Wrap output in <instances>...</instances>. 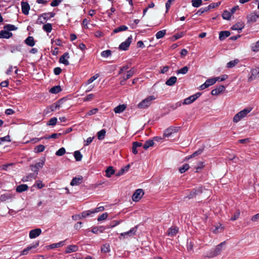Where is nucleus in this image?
Returning <instances> with one entry per match:
<instances>
[{"label": "nucleus", "instance_id": "nucleus-61", "mask_svg": "<svg viewBox=\"0 0 259 259\" xmlns=\"http://www.w3.org/2000/svg\"><path fill=\"white\" fill-rule=\"evenodd\" d=\"M63 0H53L51 3V6L52 7H56L58 6Z\"/></svg>", "mask_w": 259, "mask_h": 259}, {"label": "nucleus", "instance_id": "nucleus-21", "mask_svg": "<svg viewBox=\"0 0 259 259\" xmlns=\"http://www.w3.org/2000/svg\"><path fill=\"white\" fill-rule=\"evenodd\" d=\"M14 195L11 193H6L3 195H1L0 196V200L1 201H5L8 199H10L13 198Z\"/></svg>", "mask_w": 259, "mask_h": 259}, {"label": "nucleus", "instance_id": "nucleus-11", "mask_svg": "<svg viewBox=\"0 0 259 259\" xmlns=\"http://www.w3.org/2000/svg\"><path fill=\"white\" fill-rule=\"evenodd\" d=\"M69 58V54L68 53H65L59 59V62L67 66L69 64V62L68 61V59Z\"/></svg>", "mask_w": 259, "mask_h": 259}, {"label": "nucleus", "instance_id": "nucleus-19", "mask_svg": "<svg viewBox=\"0 0 259 259\" xmlns=\"http://www.w3.org/2000/svg\"><path fill=\"white\" fill-rule=\"evenodd\" d=\"M202 193V189L198 188L197 189L193 190L187 196L189 199L193 198L196 195Z\"/></svg>", "mask_w": 259, "mask_h": 259}, {"label": "nucleus", "instance_id": "nucleus-35", "mask_svg": "<svg viewBox=\"0 0 259 259\" xmlns=\"http://www.w3.org/2000/svg\"><path fill=\"white\" fill-rule=\"evenodd\" d=\"M55 16V13L53 12H49V13H45L42 14V16H43V19H45L46 21L51 18L54 17Z\"/></svg>", "mask_w": 259, "mask_h": 259}, {"label": "nucleus", "instance_id": "nucleus-39", "mask_svg": "<svg viewBox=\"0 0 259 259\" xmlns=\"http://www.w3.org/2000/svg\"><path fill=\"white\" fill-rule=\"evenodd\" d=\"M4 29H5V30H7L8 31H10L17 30V27H16L14 25L7 24V25L4 26Z\"/></svg>", "mask_w": 259, "mask_h": 259}, {"label": "nucleus", "instance_id": "nucleus-12", "mask_svg": "<svg viewBox=\"0 0 259 259\" xmlns=\"http://www.w3.org/2000/svg\"><path fill=\"white\" fill-rule=\"evenodd\" d=\"M41 233V230L37 228L31 230L29 232V236L30 238L33 239L38 237Z\"/></svg>", "mask_w": 259, "mask_h": 259}, {"label": "nucleus", "instance_id": "nucleus-57", "mask_svg": "<svg viewBox=\"0 0 259 259\" xmlns=\"http://www.w3.org/2000/svg\"><path fill=\"white\" fill-rule=\"evenodd\" d=\"M34 186L37 187L38 189H41L45 187V184L42 182V181L38 180L36 181Z\"/></svg>", "mask_w": 259, "mask_h": 259}, {"label": "nucleus", "instance_id": "nucleus-54", "mask_svg": "<svg viewBox=\"0 0 259 259\" xmlns=\"http://www.w3.org/2000/svg\"><path fill=\"white\" fill-rule=\"evenodd\" d=\"M208 11H209V8H207V7H204V8H201L197 11V12L196 13V14H197L198 15H201L202 14H203L205 12H206Z\"/></svg>", "mask_w": 259, "mask_h": 259}, {"label": "nucleus", "instance_id": "nucleus-59", "mask_svg": "<svg viewBox=\"0 0 259 259\" xmlns=\"http://www.w3.org/2000/svg\"><path fill=\"white\" fill-rule=\"evenodd\" d=\"M240 211L239 210H237L235 213H234V214L233 215V216L230 219V220L231 221H235L237 219H238L239 215H240Z\"/></svg>", "mask_w": 259, "mask_h": 259}, {"label": "nucleus", "instance_id": "nucleus-51", "mask_svg": "<svg viewBox=\"0 0 259 259\" xmlns=\"http://www.w3.org/2000/svg\"><path fill=\"white\" fill-rule=\"evenodd\" d=\"M188 67L187 66H185L181 68V69H179L177 71V74H185L187 73L188 71Z\"/></svg>", "mask_w": 259, "mask_h": 259}, {"label": "nucleus", "instance_id": "nucleus-2", "mask_svg": "<svg viewBox=\"0 0 259 259\" xmlns=\"http://www.w3.org/2000/svg\"><path fill=\"white\" fill-rule=\"evenodd\" d=\"M137 228L138 227L136 226L131 228L129 231L127 232L121 233L119 236V239L120 240H122L134 236L137 231Z\"/></svg>", "mask_w": 259, "mask_h": 259}, {"label": "nucleus", "instance_id": "nucleus-25", "mask_svg": "<svg viewBox=\"0 0 259 259\" xmlns=\"http://www.w3.org/2000/svg\"><path fill=\"white\" fill-rule=\"evenodd\" d=\"M177 80V78L176 76H171L166 81L165 84L168 86H172L175 84Z\"/></svg>", "mask_w": 259, "mask_h": 259}, {"label": "nucleus", "instance_id": "nucleus-22", "mask_svg": "<svg viewBox=\"0 0 259 259\" xmlns=\"http://www.w3.org/2000/svg\"><path fill=\"white\" fill-rule=\"evenodd\" d=\"M28 189V186L26 184H21L17 187L16 190L18 193H21L27 190Z\"/></svg>", "mask_w": 259, "mask_h": 259}, {"label": "nucleus", "instance_id": "nucleus-14", "mask_svg": "<svg viewBox=\"0 0 259 259\" xmlns=\"http://www.w3.org/2000/svg\"><path fill=\"white\" fill-rule=\"evenodd\" d=\"M225 89V88L224 85H221L219 87H217L215 89L212 90L211 91V94L212 95H218L221 93L223 92Z\"/></svg>", "mask_w": 259, "mask_h": 259}, {"label": "nucleus", "instance_id": "nucleus-1", "mask_svg": "<svg viewBox=\"0 0 259 259\" xmlns=\"http://www.w3.org/2000/svg\"><path fill=\"white\" fill-rule=\"evenodd\" d=\"M156 98L154 96H148L138 104V108L140 109L148 108L152 104V102Z\"/></svg>", "mask_w": 259, "mask_h": 259}, {"label": "nucleus", "instance_id": "nucleus-60", "mask_svg": "<svg viewBox=\"0 0 259 259\" xmlns=\"http://www.w3.org/2000/svg\"><path fill=\"white\" fill-rule=\"evenodd\" d=\"M98 110V109L97 108H94V109L90 110L88 112H87L86 113L85 116H90V115L95 114L97 112Z\"/></svg>", "mask_w": 259, "mask_h": 259}, {"label": "nucleus", "instance_id": "nucleus-42", "mask_svg": "<svg viewBox=\"0 0 259 259\" xmlns=\"http://www.w3.org/2000/svg\"><path fill=\"white\" fill-rule=\"evenodd\" d=\"M250 111H251V109L248 108V109H243L238 113L240 115V117H242V118H243L248 113H249Z\"/></svg>", "mask_w": 259, "mask_h": 259}, {"label": "nucleus", "instance_id": "nucleus-52", "mask_svg": "<svg viewBox=\"0 0 259 259\" xmlns=\"http://www.w3.org/2000/svg\"><path fill=\"white\" fill-rule=\"evenodd\" d=\"M251 50L253 52H257L259 51V40L256 43L252 45Z\"/></svg>", "mask_w": 259, "mask_h": 259}, {"label": "nucleus", "instance_id": "nucleus-56", "mask_svg": "<svg viewBox=\"0 0 259 259\" xmlns=\"http://www.w3.org/2000/svg\"><path fill=\"white\" fill-rule=\"evenodd\" d=\"M57 121V118L56 117H53L51 118L48 123V124L49 125H55Z\"/></svg>", "mask_w": 259, "mask_h": 259}, {"label": "nucleus", "instance_id": "nucleus-30", "mask_svg": "<svg viewBox=\"0 0 259 259\" xmlns=\"http://www.w3.org/2000/svg\"><path fill=\"white\" fill-rule=\"evenodd\" d=\"M219 79V78H211L207 79L205 82L207 85V87H209V86L214 84Z\"/></svg>", "mask_w": 259, "mask_h": 259}, {"label": "nucleus", "instance_id": "nucleus-9", "mask_svg": "<svg viewBox=\"0 0 259 259\" xmlns=\"http://www.w3.org/2000/svg\"><path fill=\"white\" fill-rule=\"evenodd\" d=\"M132 36H129L125 41L122 42L119 46V49L121 50L126 51L132 42Z\"/></svg>", "mask_w": 259, "mask_h": 259}, {"label": "nucleus", "instance_id": "nucleus-58", "mask_svg": "<svg viewBox=\"0 0 259 259\" xmlns=\"http://www.w3.org/2000/svg\"><path fill=\"white\" fill-rule=\"evenodd\" d=\"M108 215V214L107 212L104 213L102 214L99 216V217L98 218V221H102L105 220L107 218Z\"/></svg>", "mask_w": 259, "mask_h": 259}, {"label": "nucleus", "instance_id": "nucleus-31", "mask_svg": "<svg viewBox=\"0 0 259 259\" xmlns=\"http://www.w3.org/2000/svg\"><path fill=\"white\" fill-rule=\"evenodd\" d=\"M239 62V60L237 59H235L232 61H231L227 64V67L229 68H233L236 65H237Z\"/></svg>", "mask_w": 259, "mask_h": 259}, {"label": "nucleus", "instance_id": "nucleus-29", "mask_svg": "<svg viewBox=\"0 0 259 259\" xmlns=\"http://www.w3.org/2000/svg\"><path fill=\"white\" fill-rule=\"evenodd\" d=\"M25 42L28 46L30 47H33L34 46L35 43L34 41V38L32 36H28L25 40Z\"/></svg>", "mask_w": 259, "mask_h": 259}, {"label": "nucleus", "instance_id": "nucleus-28", "mask_svg": "<svg viewBox=\"0 0 259 259\" xmlns=\"http://www.w3.org/2000/svg\"><path fill=\"white\" fill-rule=\"evenodd\" d=\"M230 33L228 31H221L219 34V39L221 40L225 39L227 37L229 36Z\"/></svg>", "mask_w": 259, "mask_h": 259}, {"label": "nucleus", "instance_id": "nucleus-64", "mask_svg": "<svg viewBox=\"0 0 259 259\" xmlns=\"http://www.w3.org/2000/svg\"><path fill=\"white\" fill-rule=\"evenodd\" d=\"M251 73L253 76H255L256 77L258 75H259V68L252 69L251 71Z\"/></svg>", "mask_w": 259, "mask_h": 259}, {"label": "nucleus", "instance_id": "nucleus-45", "mask_svg": "<svg viewBox=\"0 0 259 259\" xmlns=\"http://www.w3.org/2000/svg\"><path fill=\"white\" fill-rule=\"evenodd\" d=\"M45 147L42 145H39L37 146L34 148V152L35 153H39L44 151L45 150Z\"/></svg>", "mask_w": 259, "mask_h": 259}, {"label": "nucleus", "instance_id": "nucleus-34", "mask_svg": "<svg viewBox=\"0 0 259 259\" xmlns=\"http://www.w3.org/2000/svg\"><path fill=\"white\" fill-rule=\"evenodd\" d=\"M114 174V170L112 166H109L106 170V176L108 178H110Z\"/></svg>", "mask_w": 259, "mask_h": 259}, {"label": "nucleus", "instance_id": "nucleus-6", "mask_svg": "<svg viewBox=\"0 0 259 259\" xmlns=\"http://www.w3.org/2000/svg\"><path fill=\"white\" fill-rule=\"evenodd\" d=\"M225 242H223L221 243L220 244L217 245L215 248L213 249H212L211 252H210V254L208 255L209 257H213L215 256H217V255L219 254L221 251H222V248L223 245L225 244Z\"/></svg>", "mask_w": 259, "mask_h": 259}, {"label": "nucleus", "instance_id": "nucleus-3", "mask_svg": "<svg viewBox=\"0 0 259 259\" xmlns=\"http://www.w3.org/2000/svg\"><path fill=\"white\" fill-rule=\"evenodd\" d=\"M64 99H62L56 102L54 104H52L49 108H48L46 110V113L48 114L50 112L54 111L57 109H59L61 107V104H63Z\"/></svg>", "mask_w": 259, "mask_h": 259}, {"label": "nucleus", "instance_id": "nucleus-44", "mask_svg": "<svg viewBox=\"0 0 259 259\" xmlns=\"http://www.w3.org/2000/svg\"><path fill=\"white\" fill-rule=\"evenodd\" d=\"M130 168V165H127L123 168H122L117 174L116 176H120L123 175L125 171H127Z\"/></svg>", "mask_w": 259, "mask_h": 259}, {"label": "nucleus", "instance_id": "nucleus-46", "mask_svg": "<svg viewBox=\"0 0 259 259\" xmlns=\"http://www.w3.org/2000/svg\"><path fill=\"white\" fill-rule=\"evenodd\" d=\"M135 73V70L133 69H130V70L127 71V73L125 76H123V77L125 79H128L131 78Z\"/></svg>", "mask_w": 259, "mask_h": 259}, {"label": "nucleus", "instance_id": "nucleus-47", "mask_svg": "<svg viewBox=\"0 0 259 259\" xmlns=\"http://www.w3.org/2000/svg\"><path fill=\"white\" fill-rule=\"evenodd\" d=\"M101 251L103 252H109L110 251V245L109 244H104L101 247Z\"/></svg>", "mask_w": 259, "mask_h": 259}, {"label": "nucleus", "instance_id": "nucleus-16", "mask_svg": "<svg viewBox=\"0 0 259 259\" xmlns=\"http://www.w3.org/2000/svg\"><path fill=\"white\" fill-rule=\"evenodd\" d=\"M83 178L82 176L75 177L72 180L70 185L71 186H77L82 183Z\"/></svg>", "mask_w": 259, "mask_h": 259}, {"label": "nucleus", "instance_id": "nucleus-13", "mask_svg": "<svg viewBox=\"0 0 259 259\" xmlns=\"http://www.w3.org/2000/svg\"><path fill=\"white\" fill-rule=\"evenodd\" d=\"M178 128V127H169L165 131L164 133V136L166 137H169L172 133L177 132Z\"/></svg>", "mask_w": 259, "mask_h": 259}, {"label": "nucleus", "instance_id": "nucleus-41", "mask_svg": "<svg viewBox=\"0 0 259 259\" xmlns=\"http://www.w3.org/2000/svg\"><path fill=\"white\" fill-rule=\"evenodd\" d=\"M166 34V30H162L158 31L156 34V37L157 39H160L164 37L165 34Z\"/></svg>", "mask_w": 259, "mask_h": 259}, {"label": "nucleus", "instance_id": "nucleus-4", "mask_svg": "<svg viewBox=\"0 0 259 259\" xmlns=\"http://www.w3.org/2000/svg\"><path fill=\"white\" fill-rule=\"evenodd\" d=\"M201 95L200 93H197L194 95H193L187 98H186L183 103H182L183 105H188L190 104L193 102H194L197 99H198Z\"/></svg>", "mask_w": 259, "mask_h": 259}, {"label": "nucleus", "instance_id": "nucleus-53", "mask_svg": "<svg viewBox=\"0 0 259 259\" xmlns=\"http://www.w3.org/2000/svg\"><path fill=\"white\" fill-rule=\"evenodd\" d=\"M66 152L65 149L63 147L60 148L56 152V155L58 156L63 155Z\"/></svg>", "mask_w": 259, "mask_h": 259}, {"label": "nucleus", "instance_id": "nucleus-18", "mask_svg": "<svg viewBox=\"0 0 259 259\" xmlns=\"http://www.w3.org/2000/svg\"><path fill=\"white\" fill-rule=\"evenodd\" d=\"M78 249V247L77 246L75 245H70L66 247L65 253H69L73 252H75L77 251Z\"/></svg>", "mask_w": 259, "mask_h": 259}, {"label": "nucleus", "instance_id": "nucleus-43", "mask_svg": "<svg viewBox=\"0 0 259 259\" xmlns=\"http://www.w3.org/2000/svg\"><path fill=\"white\" fill-rule=\"evenodd\" d=\"M231 16V13L227 10L224 11L222 14V17L224 19H226V20H229Z\"/></svg>", "mask_w": 259, "mask_h": 259}, {"label": "nucleus", "instance_id": "nucleus-5", "mask_svg": "<svg viewBox=\"0 0 259 259\" xmlns=\"http://www.w3.org/2000/svg\"><path fill=\"white\" fill-rule=\"evenodd\" d=\"M259 18V11L253 12L247 15V19L248 23H254L257 21V19Z\"/></svg>", "mask_w": 259, "mask_h": 259}, {"label": "nucleus", "instance_id": "nucleus-26", "mask_svg": "<svg viewBox=\"0 0 259 259\" xmlns=\"http://www.w3.org/2000/svg\"><path fill=\"white\" fill-rule=\"evenodd\" d=\"M178 232V228L176 227H174L169 228L168 230L167 234L169 236H175Z\"/></svg>", "mask_w": 259, "mask_h": 259}, {"label": "nucleus", "instance_id": "nucleus-62", "mask_svg": "<svg viewBox=\"0 0 259 259\" xmlns=\"http://www.w3.org/2000/svg\"><path fill=\"white\" fill-rule=\"evenodd\" d=\"M45 19H43V16H42V14L38 17V18L37 20L36 23L38 24H44L46 22Z\"/></svg>", "mask_w": 259, "mask_h": 259}, {"label": "nucleus", "instance_id": "nucleus-10", "mask_svg": "<svg viewBox=\"0 0 259 259\" xmlns=\"http://www.w3.org/2000/svg\"><path fill=\"white\" fill-rule=\"evenodd\" d=\"M39 245V241H36L33 242L32 244L29 245L27 247L23 249L21 253V255H26L28 251L30 250L36 248Z\"/></svg>", "mask_w": 259, "mask_h": 259}, {"label": "nucleus", "instance_id": "nucleus-17", "mask_svg": "<svg viewBox=\"0 0 259 259\" xmlns=\"http://www.w3.org/2000/svg\"><path fill=\"white\" fill-rule=\"evenodd\" d=\"M13 34L7 30H3L0 31V38H9L12 36Z\"/></svg>", "mask_w": 259, "mask_h": 259}, {"label": "nucleus", "instance_id": "nucleus-20", "mask_svg": "<svg viewBox=\"0 0 259 259\" xmlns=\"http://www.w3.org/2000/svg\"><path fill=\"white\" fill-rule=\"evenodd\" d=\"M37 175L36 174H29L26 177H24L22 179V181L23 182H28V181H31L32 179H35L36 178Z\"/></svg>", "mask_w": 259, "mask_h": 259}, {"label": "nucleus", "instance_id": "nucleus-50", "mask_svg": "<svg viewBox=\"0 0 259 259\" xmlns=\"http://www.w3.org/2000/svg\"><path fill=\"white\" fill-rule=\"evenodd\" d=\"M192 6L194 7L198 8L202 4V0H193L192 1Z\"/></svg>", "mask_w": 259, "mask_h": 259}, {"label": "nucleus", "instance_id": "nucleus-7", "mask_svg": "<svg viewBox=\"0 0 259 259\" xmlns=\"http://www.w3.org/2000/svg\"><path fill=\"white\" fill-rule=\"evenodd\" d=\"M45 159H41L39 162L36 163L35 164L31 165L30 166L31 170L33 171L36 174V175H37L39 169L43 167L45 163Z\"/></svg>", "mask_w": 259, "mask_h": 259}, {"label": "nucleus", "instance_id": "nucleus-36", "mask_svg": "<svg viewBox=\"0 0 259 259\" xmlns=\"http://www.w3.org/2000/svg\"><path fill=\"white\" fill-rule=\"evenodd\" d=\"M106 134V130L103 129L97 133L98 138L99 140H101L104 139Z\"/></svg>", "mask_w": 259, "mask_h": 259}, {"label": "nucleus", "instance_id": "nucleus-27", "mask_svg": "<svg viewBox=\"0 0 259 259\" xmlns=\"http://www.w3.org/2000/svg\"><path fill=\"white\" fill-rule=\"evenodd\" d=\"M244 27L242 22H238L232 26V29L235 30H241Z\"/></svg>", "mask_w": 259, "mask_h": 259}, {"label": "nucleus", "instance_id": "nucleus-33", "mask_svg": "<svg viewBox=\"0 0 259 259\" xmlns=\"http://www.w3.org/2000/svg\"><path fill=\"white\" fill-rule=\"evenodd\" d=\"M128 29V27L125 25H121L114 29L113 32L115 33L119 32L122 31H125Z\"/></svg>", "mask_w": 259, "mask_h": 259}, {"label": "nucleus", "instance_id": "nucleus-37", "mask_svg": "<svg viewBox=\"0 0 259 259\" xmlns=\"http://www.w3.org/2000/svg\"><path fill=\"white\" fill-rule=\"evenodd\" d=\"M154 143L153 142V140H149L148 141H147L144 146H143V148L145 149V150H147V149H148L150 147H151L152 146H153Z\"/></svg>", "mask_w": 259, "mask_h": 259}, {"label": "nucleus", "instance_id": "nucleus-8", "mask_svg": "<svg viewBox=\"0 0 259 259\" xmlns=\"http://www.w3.org/2000/svg\"><path fill=\"white\" fill-rule=\"evenodd\" d=\"M144 194V193L142 189H138L136 190L133 195V200L135 202L139 201L141 199Z\"/></svg>", "mask_w": 259, "mask_h": 259}, {"label": "nucleus", "instance_id": "nucleus-24", "mask_svg": "<svg viewBox=\"0 0 259 259\" xmlns=\"http://www.w3.org/2000/svg\"><path fill=\"white\" fill-rule=\"evenodd\" d=\"M126 109V105L124 104L119 105L114 109L115 113H120Z\"/></svg>", "mask_w": 259, "mask_h": 259}, {"label": "nucleus", "instance_id": "nucleus-48", "mask_svg": "<svg viewBox=\"0 0 259 259\" xmlns=\"http://www.w3.org/2000/svg\"><path fill=\"white\" fill-rule=\"evenodd\" d=\"M111 55V51L110 50L104 51L101 52V55L102 57L107 58Z\"/></svg>", "mask_w": 259, "mask_h": 259}, {"label": "nucleus", "instance_id": "nucleus-40", "mask_svg": "<svg viewBox=\"0 0 259 259\" xmlns=\"http://www.w3.org/2000/svg\"><path fill=\"white\" fill-rule=\"evenodd\" d=\"M42 29L47 32H50L52 30V25L50 23H47L44 25Z\"/></svg>", "mask_w": 259, "mask_h": 259}, {"label": "nucleus", "instance_id": "nucleus-15", "mask_svg": "<svg viewBox=\"0 0 259 259\" xmlns=\"http://www.w3.org/2000/svg\"><path fill=\"white\" fill-rule=\"evenodd\" d=\"M22 12L24 15H28L29 14V10L30 9V6L27 2H22Z\"/></svg>", "mask_w": 259, "mask_h": 259}, {"label": "nucleus", "instance_id": "nucleus-32", "mask_svg": "<svg viewBox=\"0 0 259 259\" xmlns=\"http://www.w3.org/2000/svg\"><path fill=\"white\" fill-rule=\"evenodd\" d=\"M61 91V88L60 85H56L50 90V92L52 94H57Z\"/></svg>", "mask_w": 259, "mask_h": 259}, {"label": "nucleus", "instance_id": "nucleus-23", "mask_svg": "<svg viewBox=\"0 0 259 259\" xmlns=\"http://www.w3.org/2000/svg\"><path fill=\"white\" fill-rule=\"evenodd\" d=\"M66 240H64V241H61L58 243H53V244H52L51 245H50L48 247L50 248V249H54V248H58V247H60L61 246H63V245H65V242L66 241Z\"/></svg>", "mask_w": 259, "mask_h": 259}, {"label": "nucleus", "instance_id": "nucleus-49", "mask_svg": "<svg viewBox=\"0 0 259 259\" xmlns=\"http://www.w3.org/2000/svg\"><path fill=\"white\" fill-rule=\"evenodd\" d=\"M189 168V165L188 164H185L182 167H180L179 168V171L183 174L185 172L186 170H187Z\"/></svg>", "mask_w": 259, "mask_h": 259}, {"label": "nucleus", "instance_id": "nucleus-55", "mask_svg": "<svg viewBox=\"0 0 259 259\" xmlns=\"http://www.w3.org/2000/svg\"><path fill=\"white\" fill-rule=\"evenodd\" d=\"M10 137L9 135H7L4 137L0 138V145L3 144L5 142H10Z\"/></svg>", "mask_w": 259, "mask_h": 259}, {"label": "nucleus", "instance_id": "nucleus-63", "mask_svg": "<svg viewBox=\"0 0 259 259\" xmlns=\"http://www.w3.org/2000/svg\"><path fill=\"white\" fill-rule=\"evenodd\" d=\"M99 77V75L96 74L94 76L91 77L88 80L87 84H89L93 82L95 79H96Z\"/></svg>", "mask_w": 259, "mask_h": 259}, {"label": "nucleus", "instance_id": "nucleus-38", "mask_svg": "<svg viewBox=\"0 0 259 259\" xmlns=\"http://www.w3.org/2000/svg\"><path fill=\"white\" fill-rule=\"evenodd\" d=\"M74 156L77 161H81L82 158V155L79 151H75L74 152Z\"/></svg>", "mask_w": 259, "mask_h": 259}]
</instances>
